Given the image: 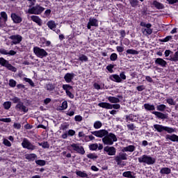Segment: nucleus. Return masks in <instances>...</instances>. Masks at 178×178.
Returning <instances> with one entry per match:
<instances>
[{
  "mask_svg": "<svg viewBox=\"0 0 178 178\" xmlns=\"http://www.w3.org/2000/svg\"><path fill=\"white\" fill-rule=\"evenodd\" d=\"M92 136L102 138V143L104 145H113V143L118 141V137L113 133H109L106 129H100L90 132Z\"/></svg>",
  "mask_w": 178,
  "mask_h": 178,
  "instance_id": "obj_1",
  "label": "nucleus"
},
{
  "mask_svg": "<svg viewBox=\"0 0 178 178\" xmlns=\"http://www.w3.org/2000/svg\"><path fill=\"white\" fill-rule=\"evenodd\" d=\"M139 163H145V165H154L156 162V159L150 155L143 154L138 158Z\"/></svg>",
  "mask_w": 178,
  "mask_h": 178,
  "instance_id": "obj_2",
  "label": "nucleus"
},
{
  "mask_svg": "<svg viewBox=\"0 0 178 178\" xmlns=\"http://www.w3.org/2000/svg\"><path fill=\"white\" fill-rule=\"evenodd\" d=\"M154 129L158 131V133H162V131H167L168 134H172V133H175L176 129L170 127H165L162 124H154L153 125Z\"/></svg>",
  "mask_w": 178,
  "mask_h": 178,
  "instance_id": "obj_3",
  "label": "nucleus"
},
{
  "mask_svg": "<svg viewBox=\"0 0 178 178\" xmlns=\"http://www.w3.org/2000/svg\"><path fill=\"white\" fill-rule=\"evenodd\" d=\"M115 161L118 166H124L126 163L122 161H127V154L124 152H120L118 155L115 156Z\"/></svg>",
  "mask_w": 178,
  "mask_h": 178,
  "instance_id": "obj_4",
  "label": "nucleus"
},
{
  "mask_svg": "<svg viewBox=\"0 0 178 178\" xmlns=\"http://www.w3.org/2000/svg\"><path fill=\"white\" fill-rule=\"evenodd\" d=\"M68 148H72L73 151H75L77 154H80V155H84V154H86L84 147H83L80 143H72L68 147Z\"/></svg>",
  "mask_w": 178,
  "mask_h": 178,
  "instance_id": "obj_5",
  "label": "nucleus"
},
{
  "mask_svg": "<svg viewBox=\"0 0 178 178\" xmlns=\"http://www.w3.org/2000/svg\"><path fill=\"white\" fill-rule=\"evenodd\" d=\"M110 80H111V81H114L115 83H122V81H123V80H126V74H124V72H122L120 74V75L118 74H111L109 76Z\"/></svg>",
  "mask_w": 178,
  "mask_h": 178,
  "instance_id": "obj_6",
  "label": "nucleus"
},
{
  "mask_svg": "<svg viewBox=\"0 0 178 178\" xmlns=\"http://www.w3.org/2000/svg\"><path fill=\"white\" fill-rule=\"evenodd\" d=\"M33 52L38 58H40L41 59L48 56V52H47L45 49H41L38 47H33Z\"/></svg>",
  "mask_w": 178,
  "mask_h": 178,
  "instance_id": "obj_7",
  "label": "nucleus"
},
{
  "mask_svg": "<svg viewBox=\"0 0 178 178\" xmlns=\"http://www.w3.org/2000/svg\"><path fill=\"white\" fill-rule=\"evenodd\" d=\"M43 10H45V8L37 4L36 6L29 8L28 12L29 13H31V15H41Z\"/></svg>",
  "mask_w": 178,
  "mask_h": 178,
  "instance_id": "obj_8",
  "label": "nucleus"
},
{
  "mask_svg": "<svg viewBox=\"0 0 178 178\" xmlns=\"http://www.w3.org/2000/svg\"><path fill=\"white\" fill-rule=\"evenodd\" d=\"M98 106L104 109H120V104H111L110 103L101 102L98 104Z\"/></svg>",
  "mask_w": 178,
  "mask_h": 178,
  "instance_id": "obj_9",
  "label": "nucleus"
},
{
  "mask_svg": "<svg viewBox=\"0 0 178 178\" xmlns=\"http://www.w3.org/2000/svg\"><path fill=\"white\" fill-rule=\"evenodd\" d=\"M140 26L143 27V34L145 35H151V34H152V29H151L152 25H151V24L140 23Z\"/></svg>",
  "mask_w": 178,
  "mask_h": 178,
  "instance_id": "obj_10",
  "label": "nucleus"
},
{
  "mask_svg": "<svg viewBox=\"0 0 178 178\" xmlns=\"http://www.w3.org/2000/svg\"><path fill=\"white\" fill-rule=\"evenodd\" d=\"M22 146L26 149H29L30 151H34L36 148L35 145H33V143H31V142H30L27 138L23 139Z\"/></svg>",
  "mask_w": 178,
  "mask_h": 178,
  "instance_id": "obj_11",
  "label": "nucleus"
},
{
  "mask_svg": "<svg viewBox=\"0 0 178 178\" xmlns=\"http://www.w3.org/2000/svg\"><path fill=\"white\" fill-rule=\"evenodd\" d=\"M63 90L65 91L67 97H69V98H71V99H73V98H74V95H73V93H72V90H73V87L71 86L70 85L68 84H65L63 85Z\"/></svg>",
  "mask_w": 178,
  "mask_h": 178,
  "instance_id": "obj_12",
  "label": "nucleus"
},
{
  "mask_svg": "<svg viewBox=\"0 0 178 178\" xmlns=\"http://www.w3.org/2000/svg\"><path fill=\"white\" fill-rule=\"evenodd\" d=\"M104 152H106L110 156H113L116 155V148L113 146H107L104 148Z\"/></svg>",
  "mask_w": 178,
  "mask_h": 178,
  "instance_id": "obj_13",
  "label": "nucleus"
},
{
  "mask_svg": "<svg viewBox=\"0 0 178 178\" xmlns=\"http://www.w3.org/2000/svg\"><path fill=\"white\" fill-rule=\"evenodd\" d=\"M10 40H12V44L17 45V44H20L23 38L20 35H13L10 36Z\"/></svg>",
  "mask_w": 178,
  "mask_h": 178,
  "instance_id": "obj_14",
  "label": "nucleus"
},
{
  "mask_svg": "<svg viewBox=\"0 0 178 178\" xmlns=\"http://www.w3.org/2000/svg\"><path fill=\"white\" fill-rule=\"evenodd\" d=\"M47 26L49 28H50L51 30H53V31H55L56 34H59L60 33V25L55 23H47Z\"/></svg>",
  "mask_w": 178,
  "mask_h": 178,
  "instance_id": "obj_15",
  "label": "nucleus"
},
{
  "mask_svg": "<svg viewBox=\"0 0 178 178\" xmlns=\"http://www.w3.org/2000/svg\"><path fill=\"white\" fill-rule=\"evenodd\" d=\"M15 108L17 111H19V112H24V113H26V112H29V108L24 106V104L23 102H19L15 106Z\"/></svg>",
  "mask_w": 178,
  "mask_h": 178,
  "instance_id": "obj_16",
  "label": "nucleus"
},
{
  "mask_svg": "<svg viewBox=\"0 0 178 178\" xmlns=\"http://www.w3.org/2000/svg\"><path fill=\"white\" fill-rule=\"evenodd\" d=\"M104 149V145L101 143H92L89 145V149L90 151H97V149H99L101 151V149Z\"/></svg>",
  "mask_w": 178,
  "mask_h": 178,
  "instance_id": "obj_17",
  "label": "nucleus"
},
{
  "mask_svg": "<svg viewBox=\"0 0 178 178\" xmlns=\"http://www.w3.org/2000/svg\"><path fill=\"white\" fill-rule=\"evenodd\" d=\"M165 140L172 141V143H178V136L176 134L165 135Z\"/></svg>",
  "mask_w": 178,
  "mask_h": 178,
  "instance_id": "obj_18",
  "label": "nucleus"
},
{
  "mask_svg": "<svg viewBox=\"0 0 178 178\" xmlns=\"http://www.w3.org/2000/svg\"><path fill=\"white\" fill-rule=\"evenodd\" d=\"M155 64L159 65V66H161V67H166L168 63H166L163 58H158L155 60Z\"/></svg>",
  "mask_w": 178,
  "mask_h": 178,
  "instance_id": "obj_19",
  "label": "nucleus"
},
{
  "mask_svg": "<svg viewBox=\"0 0 178 178\" xmlns=\"http://www.w3.org/2000/svg\"><path fill=\"white\" fill-rule=\"evenodd\" d=\"M136 151V146L130 145L122 147V152H134Z\"/></svg>",
  "mask_w": 178,
  "mask_h": 178,
  "instance_id": "obj_20",
  "label": "nucleus"
},
{
  "mask_svg": "<svg viewBox=\"0 0 178 178\" xmlns=\"http://www.w3.org/2000/svg\"><path fill=\"white\" fill-rule=\"evenodd\" d=\"M153 115H155V116H156V118H158V119H168V115L163 113L161 112H159V111H153L152 112Z\"/></svg>",
  "mask_w": 178,
  "mask_h": 178,
  "instance_id": "obj_21",
  "label": "nucleus"
},
{
  "mask_svg": "<svg viewBox=\"0 0 178 178\" xmlns=\"http://www.w3.org/2000/svg\"><path fill=\"white\" fill-rule=\"evenodd\" d=\"M152 5L156 9H159V10L162 9H165V6L162 4L161 3H159L158 1L154 0L152 2Z\"/></svg>",
  "mask_w": 178,
  "mask_h": 178,
  "instance_id": "obj_22",
  "label": "nucleus"
},
{
  "mask_svg": "<svg viewBox=\"0 0 178 178\" xmlns=\"http://www.w3.org/2000/svg\"><path fill=\"white\" fill-rule=\"evenodd\" d=\"M74 79V74L73 73H67L64 76V79L65 80L66 83H72V80Z\"/></svg>",
  "mask_w": 178,
  "mask_h": 178,
  "instance_id": "obj_23",
  "label": "nucleus"
},
{
  "mask_svg": "<svg viewBox=\"0 0 178 178\" xmlns=\"http://www.w3.org/2000/svg\"><path fill=\"white\" fill-rule=\"evenodd\" d=\"M11 18L14 23H22V17L17 15L16 13H12Z\"/></svg>",
  "mask_w": 178,
  "mask_h": 178,
  "instance_id": "obj_24",
  "label": "nucleus"
},
{
  "mask_svg": "<svg viewBox=\"0 0 178 178\" xmlns=\"http://www.w3.org/2000/svg\"><path fill=\"white\" fill-rule=\"evenodd\" d=\"M107 99L111 102V104H119V102H120V99L116 97L110 96L107 97Z\"/></svg>",
  "mask_w": 178,
  "mask_h": 178,
  "instance_id": "obj_25",
  "label": "nucleus"
},
{
  "mask_svg": "<svg viewBox=\"0 0 178 178\" xmlns=\"http://www.w3.org/2000/svg\"><path fill=\"white\" fill-rule=\"evenodd\" d=\"M171 172H172V170L166 167L161 168L160 170L161 175H170Z\"/></svg>",
  "mask_w": 178,
  "mask_h": 178,
  "instance_id": "obj_26",
  "label": "nucleus"
},
{
  "mask_svg": "<svg viewBox=\"0 0 178 178\" xmlns=\"http://www.w3.org/2000/svg\"><path fill=\"white\" fill-rule=\"evenodd\" d=\"M25 158L28 161H35V158H37V154H27L25 155Z\"/></svg>",
  "mask_w": 178,
  "mask_h": 178,
  "instance_id": "obj_27",
  "label": "nucleus"
},
{
  "mask_svg": "<svg viewBox=\"0 0 178 178\" xmlns=\"http://www.w3.org/2000/svg\"><path fill=\"white\" fill-rule=\"evenodd\" d=\"M123 177H127V178H136L134 175H133V172L131 171H126L122 173Z\"/></svg>",
  "mask_w": 178,
  "mask_h": 178,
  "instance_id": "obj_28",
  "label": "nucleus"
},
{
  "mask_svg": "<svg viewBox=\"0 0 178 178\" xmlns=\"http://www.w3.org/2000/svg\"><path fill=\"white\" fill-rule=\"evenodd\" d=\"M144 108L146 111H155V106L149 104H145Z\"/></svg>",
  "mask_w": 178,
  "mask_h": 178,
  "instance_id": "obj_29",
  "label": "nucleus"
},
{
  "mask_svg": "<svg viewBox=\"0 0 178 178\" xmlns=\"http://www.w3.org/2000/svg\"><path fill=\"white\" fill-rule=\"evenodd\" d=\"M76 176H79V177H88V175H87V173H86V172L84 171H80V170H77L76 171Z\"/></svg>",
  "mask_w": 178,
  "mask_h": 178,
  "instance_id": "obj_30",
  "label": "nucleus"
},
{
  "mask_svg": "<svg viewBox=\"0 0 178 178\" xmlns=\"http://www.w3.org/2000/svg\"><path fill=\"white\" fill-rule=\"evenodd\" d=\"M78 60H80V62H88V57L84 54H80Z\"/></svg>",
  "mask_w": 178,
  "mask_h": 178,
  "instance_id": "obj_31",
  "label": "nucleus"
},
{
  "mask_svg": "<svg viewBox=\"0 0 178 178\" xmlns=\"http://www.w3.org/2000/svg\"><path fill=\"white\" fill-rule=\"evenodd\" d=\"M169 60L171 62H178V51H176L173 56H170Z\"/></svg>",
  "mask_w": 178,
  "mask_h": 178,
  "instance_id": "obj_32",
  "label": "nucleus"
},
{
  "mask_svg": "<svg viewBox=\"0 0 178 178\" xmlns=\"http://www.w3.org/2000/svg\"><path fill=\"white\" fill-rule=\"evenodd\" d=\"M93 127L94 129H96V130H98V129H101V127H102V122L101 121L95 122Z\"/></svg>",
  "mask_w": 178,
  "mask_h": 178,
  "instance_id": "obj_33",
  "label": "nucleus"
},
{
  "mask_svg": "<svg viewBox=\"0 0 178 178\" xmlns=\"http://www.w3.org/2000/svg\"><path fill=\"white\" fill-rule=\"evenodd\" d=\"M6 67L7 69H8V70H10L11 72H16L17 71V69H16V67H15L14 66H13L10 63H7V65H6Z\"/></svg>",
  "mask_w": 178,
  "mask_h": 178,
  "instance_id": "obj_34",
  "label": "nucleus"
},
{
  "mask_svg": "<svg viewBox=\"0 0 178 178\" xmlns=\"http://www.w3.org/2000/svg\"><path fill=\"white\" fill-rule=\"evenodd\" d=\"M127 54L128 55H138V51L133 49H129L127 50Z\"/></svg>",
  "mask_w": 178,
  "mask_h": 178,
  "instance_id": "obj_35",
  "label": "nucleus"
},
{
  "mask_svg": "<svg viewBox=\"0 0 178 178\" xmlns=\"http://www.w3.org/2000/svg\"><path fill=\"white\" fill-rule=\"evenodd\" d=\"M9 61L6 60L5 58L2 57L0 58V65L1 66H3L4 67H6Z\"/></svg>",
  "mask_w": 178,
  "mask_h": 178,
  "instance_id": "obj_36",
  "label": "nucleus"
},
{
  "mask_svg": "<svg viewBox=\"0 0 178 178\" xmlns=\"http://www.w3.org/2000/svg\"><path fill=\"white\" fill-rule=\"evenodd\" d=\"M157 111H159L160 112H164V111L166 109V105L165 104H160L156 106Z\"/></svg>",
  "mask_w": 178,
  "mask_h": 178,
  "instance_id": "obj_37",
  "label": "nucleus"
},
{
  "mask_svg": "<svg viewBox=\"0 0 178 178\" xmlns=\"http://www.w3.org/2000/svg\"><path fill=\"white\" fill-rule=\"evenodd\" d=\"M98 24L97 23H88L87 28L88 29V30H94L95 27H97Z\"/></svg>",
  "mask_w": 178,
  "mask_h": 178,
  "instance_id": "obj_38",
  "label": "nucleus"
},
{
  "mask_svg": "<svg viewBox=\"0 0 178 178\" xmlns=\"http://www.w3.org/2000/svg\"><path fill=\"white\" fill-rule=\"evenodd\" d=\"M31 20L35 23H41V19H40V17L36 15L31 16Z\"/></svg>",
  "mask_w": 178,
  "mask_h": 178,
  "instance_id": "obj_39",
  "label": "nucleus"
},
{
  "mask_svg": "<svg viewBox=\"0 0 178 178\" xmlns=\"http://www.w3.org/2000/svg\"><path fill=\"white\" fill-rule=\"evenodd\" d=\"M35 163L39 166H45L47 162L45 161V160H36Z\"/></svg>",
  "mask_w": 178,
  "mask_h": 178,
  "instance_id": "obj_40",
  "label": "nucleus"
},
{
  "mask_svg": "<svg viewBox=\"0 0 178 178\" xmlns=\"http://www.w3.org/2000/svg\"><path fill=\"white\" fill-rule=\"evenodd\" d=\"M129 3L132 8H136V6H138V0H129Z\"/></svg>",
  "mask_w": 178,
  "mask_h": 178,
  "instance_id": "obj_41",
  "label": "nucleus"
},
{
  "mask_svg": "<svg viewBox=\"0 0 178 178\" xmlns=\"http://www.w3.org/2000/svg\"><path fill=\"white\" fill-rule=\"evenodd\" d=\"M1 17L3 19V22H4V23L8 22V15L6 14V12H1Z\"/></svg>",
  "mask_w": 178,
  "mask_h": 178,
  "instance_id": "obj_42",
  "label": "nucleus"
},
{
  "mask_svg": "<svg viewBox=\"0 0 178 178\" xmlns=\"http://www.w3.org/2000/svg\"><path fill=\"white\" fill-rule=\"evenodd\" d=\"M166 102L168 103L169 105H176V102H175V99H173L172 98L166 99Z\"/></svg>",
  "mask_w": 178,
  "mask_h": 178,
  "instance_id": "obj_43",
  "label": "nucleus"
},
{
  "mask_svg": "<svg viewBox=\"0 0 178 178\" xmlns=\"http://www.w3.org/2000/svg\"><path fill=\"white\" fill-rule=\"evenodd\" d=\"M47 91H54L55 90V86L52 83L47 84L46 86Z\"/></svg>",
  "mask_w": 178,
  "mask_h": 178,
  "instance_id": "obj_44",
  "label": "nucleus"
},
{
  "mask_svg": "<svg viewBox=\"0 0 178 178\" xmlns=\"http://www.w3.org/2000/svg\"><path fill=\"white\" fill-rule=\"evenodd\" d=\"M38 145H40V147H42V148H49V144L48 142H42L41 143H39Z\"/></svg>",
  "mask_w": 178,
  "mask_h": 178,
  "instance_id": "obj_45",
  "label": "nucleus"
},
{
  "mask_svg": "<svg viewBox=\"0 0 178 178\" xmlns=\"http://www.w3.org/2000/svg\"><path fill=\"white\" fill-rule=\"evenodd\" d=\"M8 84H9L10 87L15 88V87H16L17 82L14 79H10Z\"/></svg>",
  "mask_w": 178,
  "mask_h": 178,
  "instance_id": "obj_46",
  "label": "nucleus"
},
{
  "mask_svg": "<svg viewBox=\"0 0 178 178\" xmlns=\"http://www.w3.org/2000/svg\"><path fill=\"white\" fill-rule=\"evenodd\" d=\"M3 106L6 109H10V106H12V103L10 102H6L3 103Z\"/></svg>",
  "mask_w": 178,
  "mask_h": 178,
  "instance_id": "obj_47",
  "label": "nucleus"
},
{
  "mask_svg": "<svg viewBox=\"0 0 178 178\" xmlns=\"http://www.w3.org/2000/svg\"><path fill=\"white\" fill-rule=\"evenodd\" d=\"M3 144L6 145V147H12V143L8 139H3Z\"/></svg>",
  "mask_w": 178,
  "mask_h": 178,
  "instance_id": "obj_48",
  "label": "nucleus"
},
{
  "mask_svg": "<svg viewBox=\"0 0 178 178\" xmlns=\"http://www.w3.org/2000/svg\"><path fill=\"white\" fill-rule=\"evenodd\" d=\"M24 81H26V83H29L31 87H34V82H33V80L29 79V78H24Z\"/></svg>",
  "mask_w": 178,
  "mask_h": 178,
  "instance_id": "obj_49",
  "label": "nucleus"
},
{
  "mask_svg": "<svg viewBox=\"0 0 178 178\" xmlns=\"http://www.w3.org/2000/svg\"><path fill=\"white\" fill-rule=\"evenodd\" d=\"M170 40H173V37L172 35H168L165 38L161 40V42H168V41H170Z\"/></svg>",
  "mask_w": 178,
  "mask_h": 178,
  "instance_id": "obj_50",
  "label": "nucleus"
},
{
  "mask_svg": "<svg viewBox=\"0 0 178 178\" xmlns=\"http://www.w3.org/2000/svg\"><path fill=\"white\" fill-rule=\"evenodd\" d=\"M110 59L113 62H115V60H116L118 59V54H116V53L111 54V55L110 56Z\"/></svg>",
  "mask_w": 178,
  "mask_h": 178,
  "instance_id": "obj_51",
  "label": "nucleus"
},
{
  "mask_svg": "<svg viewBox=\"0 0 178 178\" xmlns=\"http://www.w3.org/2000/svg\"><path fill=\"white\" fill-rule=\"evenodd\" d=\"M134 120V115H133V114H130L129 115L126 116L127 122H133Z\"/></svg>",
  "mask_w": 178,
  "mask_h": 178,
  "instance_id": "obj_52",
  "label": "nucleus"
},
{
  "mask_svg": "<svg viewBox=\"0 0 178 178\" xmlns=\"http://www.w3.org/2000/svg\"><path fill=\"white\" fill-rule=\"evenodd\" d=\"M87 156L89 158V159H97L98 158V156L93 153L88 154Z\"/></svg>",
  "mask_w": 178,
  "mask_h": 178,
  "instance_id": "obj_53",
  "label": "nucleus"
},
{
  "mask_svg": "<svg viewBox=\"0 0 178 178\" xmlns=\"http://www.w3.org/2000/svg\"><path fill=\"white\" fill-rule=\"evenodd\" d=\"M61 110L64 111V109H67V102L64 101L61 104Z\"/></svg>",
  "mask_w": 178,
  "mask_h": 178,
  "instance_id": "obj_54",
  "label": "nucleus"
},
{
  "mask_svg": "<svg viewBox=\"0 0 178 178\" xmlns=\"http://www.w3.org/2000/svg\"><path fill=\"white\" fill-rule=\"evenodd\" d=\"M0 122H4V123H10L12 120H10V118H0Z\"/></svg>",
  "mask_w": 178,
  "mask_h": 178,
  "instance_id": "obj_55",
  "label": "nucleus"
},
{
  "mask_svg": "<svg viewBox=\"0 0 178 178\" xmlns=\"http://www.w3.org/2000/svg\"><path fill=\"white\" fill-rule=\"evenodd\" d=\"M67 134L68 136H70L71 137L74 136V134H76V131L73 130V129H70L67 131Z\"/></svg>",
  "mask_w": 178,
  "mask_h": 178,
  "instance_id": "obj_56",
  "label": "nucleus"
},
{
  "mask_svg": "<svg viewBox=\"0 0 178 178\" xmlns=\"http://www.w3.org/2000/svg\"><path fill=\"white\" fill-rule=\"evenodd\" d=\"M113 65H109L106 67V69L110 72V73H113Z\"/></svg>",
  "mask_w": 178,
  "mask_h": 178,
  "instance_id": "obj_57",
  "label": "nucleus"
},
{
  "mask_svg": "<svg viewBox=\"0 0 178 178\" xmlns=\"http://www.w3.org/2000/svg\"><path fill=\"white\" fill-rule=\"evenodd\" d=\"M11 101H13V102H14V104H19L20 102V99L19 97H14L11 99Z\"/></svg>",
  "mask_w": 178,
  "mask_h": 178,
  "instance_id": "obj_58",
  "label": "nucleus"
},
{
  "mask_svg": "<svg viewBox=\"0 0 178 178\" xmlns=\"http://www.w3.org/2000/svg\"><path fill=\"white\" fill-rule=\"evenodd\" d=\"M8 50L5 49H0V54L1 55H8Z\"/></svg>",
  "mask_w": 178,
  "mask_h": 178,
  "instance_id": "obj_59",
  "label": "nucleus"
},
{
  "mask_svg": "<svg viewBox=\"0 0 178 178\" xmlns=\"http://www.w3.org/2000/svg\"><path fill=\"white\" fill-rule=\"evenodd\" d=\"M74 119L76 122H81V120H83V117H81V115H76Z\"/></svg>",
  "mask_w": 178,
  "mask_h": 178,
  "instance_id": "obj_60",
  "label": "nucleus"
},
{
  "mask_svg": "<svg viewBox=\"0 0 178 178\" xmlns=\"http://www.w3.org/2000/svg\"><path fill=\"white\" fill-rule=\"evenodd\" d=\"M127 128L129 129V130H134L136 129V127L134 126V124H129L127 125Z\"/></svg>",
  "mask_w": 178,
  "mask_h": 178,
  "instance_id": "obj_61",
  "label": "nucleus"
},
{
  "mask_svg": "<svg viewBox=\"0 0 178 178\" xmlns=\"http://www.w3.org/2000/svg\"><path fill=\"white\" fill-rule=\"evenodd\" d=\"M136 90H138V91H144V90H145V86H144V85L138 86Z\"/></svg>",
  "mask_w": 178,
  "mask_h": 178,
  "instance_id": "obj_62",
  "label": "nucleus"
},
{
  "mask_svg": "<svg viewBox=\"0 0 178 178\" xmlns=\"http://www.w3.org/2000/svg\"><path fill=\"white\" fill-rule=\"evenodd\" d=\"M14 127L17 129V130L20 129L22 127V124L20 123H14Z\"/></svg>",
  "mask_w": 178,
  "mask_h": 178,
  "instance_id": "obj_63",
  "label": "nucleus"
},
{
  "mask_svg": "<svg viewBox=\"0 0 178 178\" xmlns=\"http://www.w3.org/2000/svg\"><path fill=\"white\" fill-rule=\"evenodd\" d=\"M66 115H67L68 116H74V111L70 110L67 112Z\"/></svg>",
  "mask_w": 178,
  "mask_h": 178,
  "instance_id": "obj_64",
  "label": "nucleus"
}]
</instances>
